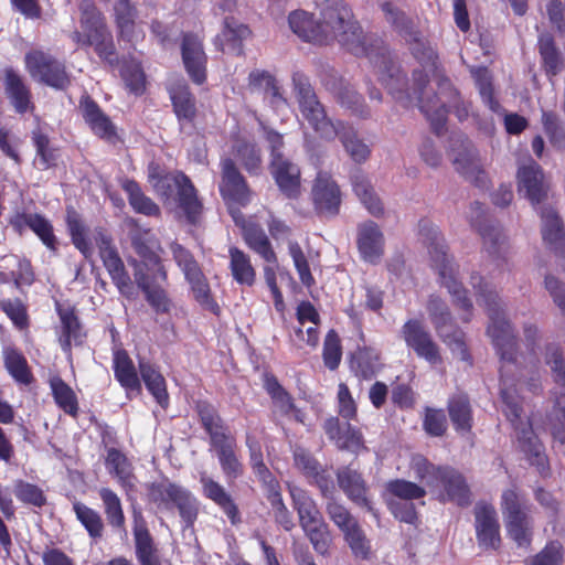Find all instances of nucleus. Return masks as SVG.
<instances>
[{
    "label": "nucleus",
    "instance_id": "nucleus-64",
    "mask_svg": "<svg viewBox=\"0 0 565 565\" xmlns=\"http://www.w3.org/2000/svg\"><path fill=\"white\" fill-rule=\"evenodd\" d=\"M547 425L553 438L565 444V395L556 397L553 408L547 414Z\"/></svg>",
    "mask_w": 565,
    "mask_h": 565
},
{
    "label": "nucleus",
    "instance_id": "nucleus-11",
    "mask_svg": "<svg viewBox=\"0 0 565 565\" xmlns=\"http://www.w3.org/2000/svg\"><path fill=\"white\" fill-rule=\"evenodd\" d=\"M326 513L342 533L352 555L361 561L372 557V545L359 520L342 502L331 499L326 503Z\"/></svg>",
    "mask_w": 565,
    "mask_h": 565
},
{
    "label": "nucleus",
    "instance_id": "nucleus-7",
    "mask_svg": "<svg viewBox=\"0 0 565 565\" xmlns=\"http://www.w3.org/2000/svg\"><path fill=\"white\" fill-rule=\"evenodd\" d=\"M78 10L81 31L75 30L71 33L72 41L81 47H93L102 61L115 65L117 50L105 14L94 0H82Z\"/></svg>",
    "mask_w": 565,
    "mask_h": 565
},
{
    "label": "nucleus",
    "instance_id": "nucleus-28",
    "mask_svg": "<svg viewBox=\"0 0 565 565\" xmlns=\"http://www.w3.org/2000/svg\"><path fill=\"white\" fill-rule=\"evenodd\" d=\"M356 247L364 262L372 265L381 262L385 252V238L374 221H366L358 225Z\"/></svg>",
    "mask_w": 565,
    "mask_h": 565
},
{
    "label": "nucleus",
    "instance_id": "nucleus-48",
    "mask_svg": "<svg viewBox=\"0 0 565 565\" xmlns=\"http://www.w3.org/2000/svg\"><path fill=\"white\" fill-rule=\"evenodd\" d=\"M189 284L192 298L199 306L214 316L218 317L222 312L217 303L203 269L184 278Z\"/></svg>",
    "mask_w": 565,
    "mask_h": 565
},
{
    "label": "nucleus",
    "instance_id": "nucleus-33",
    "mask_svg": "<svg viewBox=\"0 0 565 565\" xmlns=\"http://www.w3.org/2000/svg\"><path fill=\"white\" fill-rule=\"evenodd\" d=\"M250 35L252 31L247 24L238 22L234 17H226L221 33L215 36L214 44L223 53L242 56L244 55L243 42Z\"/></svg>",
    "mask_w": 565,
    "mask_h": 565
},
{
    "label": "nucleus",
    "instance_id": "nucleus-21",
    "mask_svg": "<svg viewBox=\"0 0 565 565\" xmlns=\"http://www.w3.org/2000/svg\"><path fill=\"white\" fill-rule=\"evenodd\" d=\"M335 476L339 488L352 503L359 508L365 509L375 518L379 516L377 510L374 508L371 499L370 486L359 469L350 463L340 467Z\"/></svg>",
    "mask_w": 565,
    "mask_h": 565
},
{
    "label": "nucleus",
    "instance_id": "nucleus-57",
    "mask_svg": "<svg viewBox=\"0 0 565 565\" xmlns=\"http://www.w3.org/2000/svg\"><path fill=\"white\" fill-rule=\"evenodd\" d=\"M266 499L269 502L275 522L281 526L286 532H290L295 527L292 513L285 504L281 495V488L279 481L273 487L264 488Z\"/></svg>",
    "mask_w": 565,
    "mask_h": 565
},
{
    "label": "nucleus",
    "instance_id": "nucleus-31",
    "mask_svg": "<svg viewBox=\"0 0 565 565\" xmlns=\"http://www.w3.org/2000/svg\"><path fill=\"white\" fill-rule=\"evenodd\" d=\"M55 310L61 321V334L58 337L61 349L65 354L71 355L73 344L82 345L86 332L83 331L75 307H65L56 301Z\"/></svg>",
    "mask_w": 565,
    "mask_h": 565
},
{
    "label": "nucleus",
    "instance_id": "nucleus-5",
    "mask_svg": "<svg viewBox=\"0 0 565 565\" xmlns=\"http://www.w3.org/2000/svg\"><path fill=\"white\" fill-rule=\"evenodd\" d=\"M292 89L299 110L318 138L330 141H360L353 127L341 120L333 121L327 116L323 104L319 100L310 78L301 71L291 76Z\"/></svg>",
    "mask_w": 565,
    "mask_h": 565
},
{
    "label": "nucleus",
    "instance_id": "nucleus-59",
    "mask_svg": "<svg viewBox=\"0 0 565 565\" xmlns=\"http://www.w3.org/2000/svg\"><path fill=\"white\" fill-rule=\"evenodd\" d=\"M380 8L384 14L385 21L399 35L407 39L415 34L414 21L392 1H382Z\"/></svg>",
    "mask_w": 565,
    "mask_h": 565
},
{
    "label": "nucleus",
    "instance_id": "nucleus-1",
    "mask_svg": "<svg viewBox=\"0 0 565 565\" xmlns=\"http://www.w3.org/2000/svg\"><path fill=\"white\" fill-rule=\"evenodd\" d=\"M320 7V21L312 13L295 10L288 15L291 31L305 42L326 45L337 40L348 52L366 57L381 83L397 76L392 54L383 41L374 34H364L352 9L343 0H316Z\"/></svg>",
    "mask_w": 565,
    "mask_h": 565
},
{
    "label": "nucleus",
    "instance_id": "nucleus-23",
    "mask_svg": "<svg viewBox=\"0 0 565 565\" xmlns=\"http://www.w3.org/2000/svg\"><path fill=\"white\" fill-rule=\"evenodd\" d=\"M135 555L139 565H162L160 548L140 509L132 510Z\"/></svg>",
    "mask_w": 565,
    "mask_h": 565
},
{
    "label": "nucleus",
    "instance_id": "nucleus-40",
    "mask_svg": "<svg viewBox=\"0 0 565 565\" xmlns=\"http://www.w3.org/2000/svg\"><path fill=\"white\" fill-rule=\"evenodd\" d=\"M518 430V441L520 449L524 452L527 461L531 466L535 467L542 477H546L550 473L548 458L544 451V446L534 434L531 426Z\"/></svg>",
    "mask_w": 565,
    "mask_h": 565
},
{
    "label": "nucleus",
    "instance_id": "nucleus-2",
    "mask_svg": "<svg viewBox=\"0 0 565 565\" xmlns=\"http://www.w3.org/2000/svg\"><path fill=\"white\" fill-rule=\"evenodd\" d=\"M394 67L398 75L390 77V82L386 81L382 85L402 107L417 106L437 136L446 129L449 108L454 109L460 121L469 117L470 105L461 99L459 90L447 76L443 75L438 81L439 94L445 98L441 100L438 94L427 93L429 76L424 70L413 71V84L409 88L407 76L402 72L401 66L394 62Z\"/></svg>",
    "mask_w": 565,
    "mask_h": 565
},
{
    "label": "nucleus",
    "instance_id": "nucleus-61",
    "mask_svg": "<svg viewBox=\"0 0 565 565\" xmlns=\"http://www.w3.org/2000/svg\"><path fill=\"white\" fill-rule=\"evenodd\" d=\"M0 310L9 318L17 330L25 331L30 328L31 321L28 305L22 299H1Z\"/></svg>",
    "mask_w": 565,
    "mask_h": 565
},
{
    "label": "nucleus",
    "instance_id": "nucleus-10",
    "mask_svg": "<svg viewBox=\"0 0 565 565\" xmlns=\"http://www.w3.org/2000/svg\"><path fill=\"white\" fill-rule=\"evenodd\" d=\"M500 508L509 536L518 546L529 547L533 536L531 504L516 487L502 491Z\"/></svg>",
    "mask_w": 565,
    "mask_h": 565
},
{
    "label": "nucleus",
    "instance_id": "nucleus-39",
    "mask_svg": "<svg viewBox=\"0 0 565 565\" xmlns=\"http://www.w3.org/2000/svg\"><path fill=\"white\" fill-rule=\"evenodd\" d=\"M113 371L115 380L129 395L141 394L142 386L132 359L125 349H117L113 353Z\"/></svg>",
    "mask_w": 565,
    "mask_h": 565
},
{
    "label": "nucleus",
    "instance_id": "nucleus-42",
    "mask_svg": "<svg viewBox=\"0 0 565 565\" xmlns=\"http://www.w3.org/2000/svg\"><path fill=\"white\" fill-rule=\"evenodd\" d=\"M263 385L280 416L287 417L292 414L297 422L302 423L303 415L301 411L296 406L294 397L279 383L276 375L273 373H265Z\"/></svg>",
    "mask_w": 565,
    "mask_h": 565
},
{
    "label": "nucleus",
    "instance_id": "nucleus-22",
    "mask_svg": "<svg viewBox=\"0 0 565 565\" xmlns=\"http://www.w3.org/2000/svg\"><path fill=\"white\" fill-rule=\"evenodd\" d=\"M473 515L479 547L484 551H498L502 544L501 526L493 504L478 501L473 508Z\"/></svg>",
    "mask_w": 565,
    "mask_h": 565
},
{
    "label": "nucleus",
    "instance_id": "nucleus-38",
    "mask_svg": "<svg viewBox=\"0 0 565 565\" xmlns=\"http://www.w3.org/2000/svg\"><path fill=\"white\" fill-rule=\"evenodd\" d=\"M542 238L545 246L565 257V227L562 218L552 206H544L541 210Z\"/></svg>",
    "mask_w": 565,
    "mask_h": 565
},
{
    "label": "nucleus",
    "instance_id": "nucleus-45",
    "mask_svg": "<svg viewBox=\"0 0 565 565\" xmlns=\"http://www.w3.org/2000/svg\"><path fill=\"white\" fill-rule=\"evenodd\" d=\"M2 359L4 369L17 384L29 386L34 382L32 369L20 349L14 345L3 347Z\"/></svg>",
    "mask_w": 565,
    "mask_h": 565
},
{
    "label": "nucleus",
    "instance_id": "nucleus-8",
    "mask_svg": "<svg viewBox=\"0 0 565 565\" xmlns=\"http://www.w3.org/2000/svg\"><path fill=\"white\" fill-rule=\"evenodd\" d=\"M149 182L156 194L163 201L174 200L190 224H196L203 205L188 175L181 171L166 172L158 166L149 168Z\"/></svg>",
    "mask_w": 565,
    "mask_h": 565
},
{
    "label": "nucleus",
    "instance_id": "nucleus-18",
    "mask_svg": "<svg viewBox=\"0 0 565 565\" xmlns=\"http://www.w3.org/2000/svg\"><path fill=\"white\" fill-rule=\"evenodd\" d=\"M310 195L318 216L332 218L340 213L342 192L329 172L319 171L317 173Z\"/></svg>",
    "mask_w": 565,
    "mask_h": 565
},
{
    "label": "nucleus",
    "instance_id": "nucleus-24",
    "mask_svg": "<svg viewBox=\"0 0 565 565\" xmlns=\"http://www.w3.org/2000/svg\"><path fill=\"white\" fill-rule=\"evenodd\" d=\"M181 56L191 81L198 85L205 83L207 56L203 42L196 34L192 32L182 34Z\"/></svg>",
    "mask_w": 565,
    "mask_h": 565
},
{
    "label": "nucleus",
    "instance_id": "nucleus-54",
    "mask_svg": "<svg viewBox=\"0 0 565 565\" xmlns=\"http://www.w3.org/2000/svg\"><path fill=\"white\" fill-rule=\"evenodd\" d=\"M122 189L127 194L130 206L136 213L147 216H160L161 211L159 205L143 193L137 181H125Z\"/></svg>",
    "mask_w": 565,
    "mask_h": 565
},
{
    "label": "nucleus",
    "instance_id": "nucleus-35",
    "mask_svg": "<svg viewBox=\"0 0 565 565\" xmlns=\"http://www.w3.org/2000/svg\"><path fill=\"white\" fill-rule=\"evenodd\" d=\"M202 494L205 499L217 505L227 516L231 524L241 523V512L230 492L216 480L203 473L200 477Z\"/></svg>",
    "mask_w": 565,
    "mask_h": 565
},
{
    "label": "nucleus",
    "instance_id": "nucleus-46",
    "mask_svg": "<svg viewBox=\"0 0 565 565\" xmlns=\"http://www.w3.org/2000/svg\"><path fill=\"white\" fill-rule=\"evenodd\" d=\"M288 490L301 527L324 520L316 501L307 490L297 486H289Z\"/></svg>",
    "mask_w": 565,
    "mask_h": 565
},
{
    "label": "nucleus",
    "instance_id": "nucleus-44",
    "mask_svg": "<svg viewBox=\"0 0 565 565\" xmlns=\"http://www.w3.org/2000/svg\"><path fill=\"white\" fill-rule=\"evenodd\" d=\"M537 51L541 58V67L548 79L552 81L563 71L564 57L551 33L544 32L539 35Z\"/></svg>",
    "mask_w": 565,
    "mask_h": 565
},
{
    "label": "nucleus",
    "instance_id": "nucleus-41",
    "mask_svg": "<svg viewBox=\"0 0 565 565\" xmlns=\"http://www.w3.org/2000/svg\"><path fill=\"white\" fill-rule=\"evenodd\" d=\"M447 413L459 434H469L473 427V408L469 395L466 392H455L447 401Z\"/></svg>",
    "mask_w": 565,
    "mask_h": 565
},
{
    "label": "nucleus",
    "instance_id": "nucleus-63",
    "mask_svg": "<svg viewBox=\"0 0 565 565\" xmlns=\"http://www.w3.org/2000/svg\"><path fill=\"white\" fill-rule=\"evenodd\" d=\"M335 99L342 107L350 109L360 118L366 119L371 115L363 96L350 86H341L335 93Z\"/></svg>",
    "mask_w": 565,
    "mask_h": 565
},
{
    "label": "nucleus",
    "instance_id": "nucleus-16",
    "mask_svg": "<svg viewBox=\"0 0 565 565\" xmlns=\"http://www.w3.org/2000/svg\"><path fill=\"white\" fill-rule=\"evenodd\" d=\"M401 335L406 347L414 351L417 358L425 360L430 365L443 363L440 348L431 333L418 319H408L401 328Z\"/></svg>",
    "mask_w": 565,
    "mask_h": 565
},
{
    "label": "nucleus",
    "instance_id": "nucleus-55",
    "mask_svg": "<svg viewBox=\"0 0 565 565\" xmlns=\"http://www.w3.org/2000/svg\"><path fill=\"white\" fill-rule=\"evenodd\" d=\"M226 480H236L244 473V466L236 455V439L213 447Z\"/></svg>",
    "mask_w": 565,
    "mask_h": 565
},
{
    "label": "nucleus",
    "instance_id": "nucleus-6",
    "mask_svg": "<svg viewBox=\"0 0 565 565\" xmlns=\"http://www.w3.org/2000/svg\"><path fill=\"white\" fill-rule=\"evenodd\" d=\"M419 235L427 245L431 266L440 277V282L448 289L452 297V303L463 311L461 320L469 322L472 316L473 305L468 297V291L458 280V265L448 255V247L439 228L428 220H420Z\"/></svg>",
    "mask_w": 565,
    "mask_h": 565
},
{
    "label": "nucleus",
    "instance_id": "nucleus-34",
    "mask_svg": "<svg viewBox=\"0 0 565 565\" xmlns=\"http://www.w3.org/2000/svg\"><path fill=\"white\" fill-rule=\"evenodd\" d=\"M173 113L180 125H193L198 117L196 98L184 81L170 84L167 87Z\"/></svg>",
    "mask_w": 565,
    "mask_h": 565
},
{
    "label": "nucleus",
    "instance_id": "nucleus-56",
    "mask_svg": "<svg viewBox=\"0 0 565 565\" xmlns=\"http://www.w3.org/2000/svg\"><path fill=\"white\" fill-rule=\"evenodd\" d=\"M352 188L365 209L375 217L384 214L383 203L375 193L370 180L363 174H355L352 178Z\"/></svg>",
    "mask_w": 565,
    "mask_h": 565
},
{
    "label": "nucleus",
    "instance_id": "nucleus-52",
    "mask_svg": "<svg viewBox=\"0 0 565 565\" xmlns=\"http://www.w3.org/2000/svg\"><path fill=\"white\" fill-rule=\"evenodd\" d=\"M137 8L130 0H116L114 6L115 24L118 30V36L127 42L137 39L136 18Z\"/></svg>",
    "mask_w": 565,
    "mask_h": 565
},
{
    "label": "nucleus",
    "instance_id": "nucleus-30",
    "mask_svg": "<svg viewBox=\"0 0 565 565\" xmlns=\"http://www.w3.org/2000/svg\"><path fill=\"white\" fill-rule=\"evenodd\" d=\"M195 411L201 426L210 436V444L212 447L235 439L228 426L213 404L207 401H198L195 404Z\"/></svg>",
    "mask_w": 565,
    "mask_h": 565
},
{
    "label": "nucleus",
    "instance_id": "nucleus-9",
    "mask_svg": "<svg viewBox=\"0 0 565 565\" xmlns=\"http://www.w3.org/2000/svg\"><path fill=\"white\" fill-rule=\"evenodd\" d=\"M147 498L160 511L177 509L186 527L192 526L198 519V499L191 491L169 479L148 483Z\"/></svg>",
    "mask_w": 565,
    "mask_h": 565
},
{
    "label": "nucleus",
    "instance_id": "nucleus-43",
    "mask_svg": "<svg viewBox=\"0 0 565 565\" xmlns=\"http://www.w3.org/2000/svg\"><path fill=\"white\" fill-rule=\"evenodd\" d=\"M245 245L258 255L265 263L278 265V257L273 244L260 224H246L241 232Z\"/></svg>",
    "mask_w": 565,
    "mask_h": 565
},
{
    "label": "nucleus",
    "instance_id": "nucleus-14",
    "mask_svg": "<svg viewBox=\"0 0 565 565\" xmlns=\"http://www.w3.org/2000/svg\"><path fill=\"white\" fill-rule=\"evenodd\" d=\"M24 63L31 76L50 87L65 89L71 84L65 64L49 52L32 50L25 54Z\"/></svg>",
    "mask_w": 565,
    "mask_h": 565
},
{
    "label": "nucleus",
    "instance_id": "nucleus-26",
    "mask_svg": "<svg viewBox=\"0 0 565 565\" xmlns=\"http://www.w3.org/2000/svg\"><path fill=\"white\" fill-rule=\"evenodd\" d=\"M218 190L225 202H234L242 206H246L250 202V190L247 182L230 158L222 161V179Z\"/></svg>",
    "mask_w": 565,
    "mask_h": 565
},
{
    "label": "nucleus",
    "instance_id": "nucleus-20",
    "mask_svg": "<svg viewBox=\"0 0 565 565\" xmlns=\"http://www.w3.org/2000/svg\"><path fill=\"white\" fill-rule=\"evenodd\" d=\"M273 143L269 171L279 191L290 200H297L301 194V171L300 168L285 157L279 146Z\"/></svg>",
    "mask_w": 565,
    "mask_h": 565
},
{
    "label": "nucleus",
    "instance_id": "nucleus-36",
    "mask_svg": "<svg viewBox=\"0 0 565 565\" xmlns=\"http://www.w3.org/2000/svg\"><path fill=\"white\" fill-rule=\"evenodd\" d=\"M105 466L126 494L136 492L138 479L135 475V468L121 450L115 447L108 448Z\"/></svg>",
    "mask_w": 565,
    "mask_h": 565
},
{
    "label": "nucleus",
    "instance_id": "nucleus-51",
    "mask_svg": "<svg viewBox=\"0 0 565 565\" xmlns=\"http://www.w3.org/2000/svg\"><path fill=\"white\" fill-rule=\"evenodd\" d=\"M49 384L56 406L66 415L77 418L79 405L74 390L60 375L52 376Z\"/></svg>",
    "mask_w": 565,
    "mask_h": 565
},
{
    "label": "nucleus",
    "instance_id": "nucleus-60",
    "mask_svg": "<svg viewBox=\"0 0 565 565\" xmlns=\"http://www.w3.org/2000/svg\"><path fill=\"white\" fill-rule=\"evenodd\" d=\"M385 491L392 497L391 499L408 502L423 499L427 493L424 487L399 478L388 480L385 484Z\"/></svg>",
    "mask_w": 565,
    "mask_h": 565
},
{
    "label": "nucleus",
    "instance_id": "nucleus-27",
    "mask_svg": "<svg viewBox=\"0 0 565 565\" xmlns=\"http://www.w3.org/2000/svg\"><path fill=\"white\" fill-rule=\"evenodd\" d=\"M450 151L454 154L452 163L456 171L475 186L488 189L489 178L481 168L475 149L468 147L467 143H456V147L451 148Z\"/></svg>",
    "mask_w": 565,
    "mask_h": 565
},
{
    "label": "nucleus",
    "instance_id": "nucleus-62",
    "mask_svg": "<svg viewBox=\"0 0 565 565\" xmlns=\"http://www.w3.org/2000/svg\"><path fill=\"white\" fill-rule=\"evenodd\" d=\"M248 86L253 90H262L268 94L273 102L285 100L276 77L265 70H253L248 75Z\"/></svg>",
    "mask_w": 565,
    "mask_h": 565
},
{
    "label": "nucleus",
    "instance_id": "nucleus-15",
    "mask_svg": "<svg viewBox=\"0 0 565 565\" xmlns=\"http://www.w3.org/2000/svg\"><path fill=\"white\" fill-rule=\"evenodd\" d=\"M470 223L481 236L489 256L493 259H505L509 248L507 236L498 223L489 220L482 203L476 201L471 204Z\"/></svg>",
    "mask_w": 565,
    "mask_h": 565
},
{
    "label": "nucleus",
    "instance_id": "nucleus-4",
    "mask_svg": "<svg viewBox=\"0 0 565 565\" xmlns=\"http://www.w3.org/2000/svg\"><path fill=\"white\" fill-rule=\"evenodd\" d=\"M130 243L139 259L131 258L134 285L146 302L158 315L169 316L174 301L168 290L169 275L162 258L163 248L150 228L136 227L130 232Z\"/></svg>",
    "mask_w": 565,
    "mask_h": 565
},
{
    "label": "nucleus",
    "instance_id": "nucleus-47",
    "mask_svg": "<svg viewBox=\"0 0 565 565\" xmlns=\"http://www.w3.org/2000/svg\"><path fill=\"white\" fill-rule=\"evenodd\" d=\"M228 258V269L233 280L239 286H254L257 274L250 256L237 246H230Z\"/></svg>",
    "mask_w": 565,
    "mask_h": 565
},
{
    "label": "nucleus",
    "instance_id": "nucleus-12",
    "mask_svg": "<svg viewBox=\"0 0 565 565\" xmlns=\"http://www.w3.org/2000/svg\"><path fill=\"white\" fill-rule=\"evenodd\" d=\"M93 238L98 248L103 265L119 294L129 300L135 299L137 296L136 287L114 244L111 235L106 228L97 227Z\"/></svg>",
    "mask_w": 565,
    "mask_h": 565
},
{
    "label": "nucleus",
    "instance_id": "nucleus-17",
    "mask_svg": "<svg viewBox=\"0 0 565 565\" xmlns=\"http://www.w3.org/2000/svg\"><path fill=\"white\" fill-rule=\"evenodd\" d=\"M430 490L437 493L440 502H452L461 508L470 505L472 501V492L466 477L448 465H444Z\"/></svg>",
    "mask_w": 565,
    "mask_h": 565
},
{
    "label": "nucleus",
    "instance_id": "nucleus-29",
    "mask_svg": "<svg viewBox=\"0 0 565 565\" xmlns=\"http://www.w3.org/2000/svg\"><path fill=\"white\" fill-rule=\"evenodd\" d=\"M4 94L18 114H25L34 109L32 92L19 71L11 66L3 70L2 77Z\"/></svg>",
    "mask_w": 565,
    "mask_h": 565
},
{
    "label": "nucleus",
    "instance_id": "nucleus-53",
    "mask_svg": "<svg viewBox=\"0 0 565 565\" xmlns=\"http://www.w3.org/2000/svg\"><path fill=\"white\" fill-rule=\"evenodd\" d=\"M65 223L72 244L85 258L90 257L93 248L89 239L87 238V227L81 214L73 206H68L66 209Z\"/></svg>",
    "mask_w": 565,
    "mask_h": 565
},
{
    "label": "nucleus",
    "instance_id": "nucleus-49",
    "mask_svg": "<svg viewBox=\"0 0 565 565\" xmlns=\"http://www.w3.org/2000/svg\"><path fill=\"white\" fill-rule=\"evenodd\" d=\"M138 370L146 388L156 402L166 409L169 406V393L163 375L152 363L145 360L139 361Z\"/></svg>",
    "mask_w": 565,
    "mask_h": 565
},
{
    "label": "nucleus",
    "instance_id": "nucleus-58",
    "mask_svg": "<svg viewBox=\"0 0 565 565\" xmlns=\"http://www.w3.org/2000/svg\"><path fill=\"white\" fill-rule=\"evenodd\" d=\"M98 494L108 524L115 530L126 532V516L118 494L110 488H102Z\"/></svg>",
    "mask_w": 565,
    "mask_h": 565
},
{
    "label": "nucleus",
    "instance_id": "nucleus-3",
    "mask_svg": "<svg viewBox=\"0 0 565 565\" xmlns=\"http://www.w3.org/2000/svg\"><path fill=\"white\" fill-rule=\"evenodd\" d=\"M470 284L475 289L478 305L483 306L488 313L490 323L487 328V333L491 338L497 353L503 363L500 369L502 412L508 420L515 425L521 419L523 407L515 385H508L507 364H514L516 361V337L510 322L504 317L499 295L490 288L489 284L478 273L471 275Z\"/></svg>",
    "mask_w": 565,
    "mask_h": 565
},
{
    "label": "nucleus",
    "instance_id": "nucleus-37",
    "mask_svg": "<svg viewBox=\"0 0 565 565\" xmlns=\"http://www.w3.org/2000/svg\"><path fill=\"white\" fill-rule=\"evenodd\" d=\"M518 189L524 192L533 205L541 203L547 195V186L541 167L534 161L522 166L518 170Z\"/></svg>",
    "mask_w": 565,
    "mask_h": 565
},
{
    "label": "nucleus",
    "instance_id": "nucleus-19",
    "mask_svg": "<svg viewBox=\"0 0 565 565\" xmlns=\"http://www.w3.org/2000/svg\"><path fill=\"white\" fill-rule=\"evenodd\" d=\"M322 428L328 439L341 451L354 456L370 451L362 429L348 420L341 423L338 416H330L323 422Z\"/></svg>",
    "mask_w": 565,
    "mask_h": 565
},
{
    "label": "nucleus",
    "instance_id": "nucleus-25",
    "mask_svg": "<svg viewBox=\"0 0 565 565\" xmlns=\"http://www.w3.org/2000/svg\"><path fill=\"white\" fill-rule=\"evenodd\" d=\"M78 110L87 127L97 138L104 140L117 138L116 125L90 95L84 94L81 96Z\"/></svg>",
    "mask_w": 565,
    "mask_h": 565
},
{
    "label": "nucleus",
    "instance_id": "nucleus-32",
    "mask_svg": "<svg viewBox=\"0 0 565 565\" xmlns=\"http://www.w3.org/2000/svg\"><path fill=\"white\" fill-rule=\"evenodd\" d=\"M349 369L352 374L360 381H371L382 370L381 351L374 347H358L348 358Z\"/></svg>",
    "mask_w": 565,
    "mask_h": 565
},
{
    "label": "nucleus",
    "instance_id": "nucleus-13",
    "mask_svg": "<svg viewBox=\"0 0 565 565\" xmlns=\"http://www.w3.org/2000/svg\"><path fill=\"white\" fill-rule=\"evenodd\" d=\"M431 324L443 342L459 359L472 365V356L465 340V333L455 327L449 333L444 331L446 326H452V316L446 301L437 295H430L426 305Z\"/></svg>",
    "mask_w": 565,
    "mask_h": 565
},
{
    "label": "nucleus",
    "instance_id": "nucleus-50",
    "mask_svg": "<svg viewBox=\"0 0 565 565\" xmlns=\"http://www.w3.org/2000/svg\"><path fill=\"white\" fill-rule=\"evenodd\" d=\"M72 509L76 520L87 532L88 537L95 543L102 541L106 531L102 514L81 501L74 502Z\"/></svg>",
    "mask_w": 565,
    "mask_h": 565
}]
</instances>
